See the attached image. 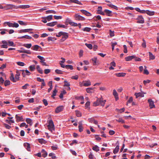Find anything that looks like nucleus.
Wrapping results in <instances>:
<instances>
[{
  "mask_svg": "<svg viewBox=\"0 0 159 159\" xmlns=\"http://www.w3.org/2000/svg\"><path fill=\"white\" fill-rule=\"evenodd\" d=\"M48 126H54V125L53 124V122L52 120H50L48 122Z\"/></svg>",
  "mask_w": 159,
  "mask_h": 159,
  "instance_id": "38",
  "label": "nucleus"
},
{
  "mask_svg": "<svg viewBox=\"0 0 159 159\" xmlns=\"http://www.w3.org/2000/svg\"><path fill=\"white\" fill-rule=\"evenodd\" d=\"M137 23L143 24L144 23V19L142 16H139L137 18Z\"/></svg>",
  "mask_w": 159,
  "mask_h": 159,
  "instance_id": "4",
  "label": "nucleus"
},
{
  "mask_svg": "<svg viewBox=\"0 0 159 159\" xmlns=\"http://www.w3.org/2000/svg\"><path fill=\"white\" fill-rule=\"evenodd\" d=\"M116 121L119 122H121L122 123H125V121L123 120L121 118H120L118 120H116Z\"/></svg>",
  "mask_w": 159,
  "mask_h": 159,
  "instance_id": "52",
  "label": "nucleus"
},
{
  "mask_svg": "<svg viewBox=\"0 0 159 159\" xmlns=\"http://www.w3.org/2000/svg\"><path fill=\"white\" fill-rule=\"evenodd\" d=\"M70 2H73L79 5H82L81 3L78 0H70Z\"/></svg>",
  "mask_w": 159,
  "mask_h": 159,
  "instance_id": "27",
  "label": "nucleus"
},
{
  "mask_svg": "<svg viewBox=\"0 0 159 159\" xmlns=\"http://www.w3.org/2000/svg\"><path fill=\"white\" fill-rule=\"evenodd\" d=\"M117 44V43L115 42V43L111 42V46H112V51H113L114 49V47L115 45Z\"/></svg>",
  "mask_w": 159,
  "mask_h": 159,
  "instance_id": "53",
  "label": "nucleus"
},
{
  "mask_svg": "<svg viewBox=\"0 0 159 159\" xmlns=\"http://www.w3.org/2000/svg\"><path fill=\"white\" fill-rule=\"evenodd\" d=\"M80 11L83 14H85L87 16H91V14L90 13L88 12L86 10H80Z\"/></svg>",
  "mask_w": 159,
  "mask_h": 159,
  "instance_id": "14",
  "label": "nucleus"
},
{
  "mask_svg": "<svg viewBox=\"0 0 159 159\" xmlns=\"http://www.w3.org/2000/svg\"><path fill=\"white\" fill-rule=\"evenodd\" d=\"M23 46L28 48H30L32 46V44L31 43L29 44H24Z\"/></svg>",
  "mask_w": 159,
  "mask_h": 159,
  "instance_id": "37",
  "label": "nucleus"
},
{
  "mask_svg": "<svg viewBox=\"0 0 159 159\" xmlns=\"http://www.w3.org/2000/svg\"><path fill=\"white\" fill-rule=\"evenodd\" d=\"M6 24L9 27H12V23L9 22H5L3 23L4 26H6Z\"/></svg>",
  "mask_w": 159,
  "mask_h": 159,
  "instance_id": "22",
  "label": "nucleus"
},
{
  "mask_svg": "<svg viewBox=\"0 0 159 159\" xmlns=\"http://www.w3.org/2000/svg\"><path fill=\"white\" fill-rule=\"evenodd\" d=\"M116 110L117 111L119 112L120 113H121L123 112L124 111L125 109L124 108H123L120 109H116Z\"/></svg>",
  "mask_w": 159,
  "mask_h": 159,
  "instance_id": "48",
  "label": "nucleus"
},
{
  "mask_svg": "<svg viewBox=\"0 0 159 159\" xmlns=\"http://www.w3.org/2000/svg\"><path fill=\"white\" fill-rule=\"evenodd\" d=\"M52 15H50L48 16H47L46 17L47 18V20L48 21H49L50 20H51L52 19Z\"/></svg>",
  "mask_w": 159,
  "mask_h": 159,
  "instance_id": "54",
  "label": "nucleus"
},
{
  "mask_svg": "<svg viewBox=\"0 0 159 159\" xmlns=\"http://www.w3.org/2000/svg\"><path fill=\"white\" fill-rule=\"evenodd\" d=\"M42 153H43L42 156L44 157H46L47 155V152L44 150L42 149L41 151Z\"/></svg>",
  "mask_w": 159,
  "mask_h": 159,
  "instance_id": "30",
  "label": "nucleus"
},
{
  "mask_svg": "<svg viewBox=\"0 0 159 159\" xmlns=\"http://www.w3.org/2000/svg\"><path fill=\"white\" fill-rule=\"evenodd\" d=\"M113 94L115 97L116 100L117 101L119 99L118 95L115 89L113 90Z\"/></svg>",
  "mask_w": 159,
  "mask_h": 159,
  "instance_id": "9",
  "label": "nucleus"
},
{
  "mask_svg": "<svg viewBox=\"0 0 159 159\" xmlns=\"http://www.w3.org/2000/svg\"><path fill=\"white\" fill-rule=\"evenodd\" d=\"M48 129L51 131H52L54 129V126H48Z\"/></svg>",
  "mask_w": 159,
  "mask_h": 159,
  "instance_id": "51",
  "label": "nucleus"
},
{
  "mask_svg": "<svg viewBox=\"0 0 159 159\" xmlns=\"http://www.w3.org/2000/svg\"><path fill=\"white\" fill-rule=\"evenodd\" d=\"M36 69L38 72L40 74H42L43 73V70L40 68L39 66L37 65L36 66Z\"/></svg>",
  "mask_w": 159,
  "mask_h": 159,
  "instance_id": "24",
  "label": "nucleus"
},
{
  "mask_svg": "<svg viewBox=\"0 0 159 159\" xmlns=\"http://www.w3.org/2000/svg\"><path fill=\"white\" fill-rule=\"evenodd\" d=\"M75 18L78 20H85V18L84 17L78 14L75 15Z\"/></svg>",
  "mask_w": 159,
  "mask_h": 159,
  "instance_id": "11",
  "label": "nucleus"
},
{
  "mask_svg": "<svg viewBox=\"0 0 159 159\" xmlns=\"http://www.w3.org/2000/svg\"><path fill=\"white\" fill-rule=\"evenodd\" d=\"M106 102V100H103L102 98H98L96 102L93 103V105L94 106H97L101 105L102 106H103Z\"/></svg>",
  "mask_w": 159,
  "mask_h": 159,
  "instance_id": "1",
  "label": "nucleus"
},
{
  "mask_svg": "<svg viewBox=\"0 0 159 159\" xmlns=\"http://www.w3.org/2000/svg\"><path fill=\"white\" fill-rule=\"evenodd\" d=\"M64 34V32L61 31L58 34H56V36L57 37H59L61 36H62Z\"/></svg>",
  "mask_w": 159,
  "mask_h": 159,
  "instance_id": "58",
  "label": "nucleus"
},
{
  "mask_svg": "<svg viewBox=\"0 0 159 159\" xmlns=\"http://www.w3.org/2000/svg\"><path fill=\"white\" fill-rule=\"evenodd\" d=\"M39 48H41V47L39 46V45H35L33 46L32 47L31 49L37 51L38 50Z\"/></svg>",
  "mask_w": 159,
  "mask_h": 159,
  "instance_id": "20",
  "label": "nucleus"
},
{
  "mask_svg": "<svg viewBox=\"0 0 159 159\" xmlns=\"http://www.w3.org/2000/svg\"><path fill=\"white\" fill-rule=\"evenodd\" d=\"M24 146L28 151H30V144L27 143H24Z\"/></svg>",
  "mask_w": 159,
  "mask_h": 159,
  "instance_id": "10",
  "label": "nucleus"
},
{
  "mask_svg": "<svg viewBox=\"0 0 159 159\" xmlns=\"http://www.w3.org/2000/svg\"><path fill=\"white\" fill-rule=\"evenodd\" d=\"M92 149L93 150L96 152H98L99 150L98 147L97 145H95L93 147Z\"/></svg>",
  "mask_w": 159,
  "mask_h": 159,
  "instance_id": "35",
  "label": "nucleus"
},
{
  "mask_svg": "<svg viewBox=\"0 0 159 159\" xmlns=\"http://www.w3.org/2000/svg\"><path fill=\"white\" fill-rule=\"evenodd\" d=\"M95 88H89L86 89V91L88 93H92L94 92V89Z\"/></svg>",
  "mask_w": 159,
  "mask_h": 159,
  "instance_id": "13",
  "label": "nucleus"
},
{
  "mask_svg": "<svg viewBox=\"0 0 159 159\" xmlns=\"http://www.w3.org/2000/svg\"><path fill=\"white\" fill-rule=\"evenodd\" d=\"M78 141L76 140H74L72 141L71 143H70V145L72 146L74 144H77Z\"/></svg>",
  "mask_w": 159,
  "mask_h": 159,
  "instance_id": "62",
  "label": "nucleus"
},
{
  "mask_svg": "<svg viewBox=\"0 0 159 159\" xmlns=\"http://www.w3.org/2000/svg\"><path fill=\"white\" fill-rule=\"evenodd\" d=\"M81 86H89L91 85V83L89 80L84 81L82 83H80Z\"/></svg>",
  "mask_w": 159,
  "mask_h": 159,
  "instance_id": "3",
  "label": "nucleus"
},
{
  "mask_svg": "<svg viewBox=\"0 0 159 159\" xmlns=\"http://www.w3.org/2000/svg\"><path fill=\"white\" fill-rule=\"evenodd\" d=\"M57 23V21H54L47 24L46 25L49 26H53Z\"/></svg>",
  "mask_w": 159,
  "mask_h": 159,
  "instance_id": "18",
  "label": "nucleus"
},
{
  "mask_svg": "<svg viewBox=\"0 0 159 159\" xmlns=\"http://www.w3.org/2000/svg\"><path fill=\"white\" fill-rule=\"evenodd\" d=\"M151 81V80H144L143 81V83L145 85H146L147 84L149 83Z\"/></svg>",
  "mask_w": 159,
  "mask_h": 159,
  "instance_id": "64",
  "label": "nucleus"
},
{
  "mask_svg": "<svg viewBox=\"0 0 159 159\" xmlns=\"http://www.w3.org/2000/svg\"><path fill=\"white\" fill-rule=\"evenodd\" d=\"M4 83L5 86H7L10 84V81L9 80H6L5 81Z\"/></svg>",
  "mask_w": 159,
  "mask_h": 159,
  "instance_id": "46",
  "label": "nucleus"
},
{
  "mask_svg": "<svg viewBox=\"0 0 159 159\" xmlns=\"http://www.w3.org/2000/svg\"><path fill=\"white\" fill-rule=\"evenodd\" d=\"M71 78L72 79L77 80L78 78V76L77 75H76L75 76H72Z\"/></svg>",
  "mask_w": 159,
  "mask_h": 159,
  "instance_id": "63",
  "label": "nucleus"
},
{
  "mask_svg": "<svg viewBox=\"0 0 159 159\" xmlns=\"http://www.w3.org/2000/svg\"><path fill=\"white\" fill-rule=\"evenodd\" d=\"M49 156L50 157H52V159H55L56 157V156H54V153H51L49 154Z\"/></svg>",
  "mask_w": 159,
  "mask_h": 159,
  "instance_id": "59",
  "label": "nucleus"
},
{
  "mask_svg": "<svg viewBox=\"0 0 159 159\" xmlns=\"http://www.w3.org/2000/svg\"><path fill=\"white\" fill-rule=\"evenodd\" d=\"M78 25L77 23L70 21V25L73 26H77Z\"/></svg>",
  "mask_w": 159,
  "mask_h": 159,
  "instance_id": "47",
  "label": "nucleus"
},
{
  "mask_svg": "<svg viewBox=\"0 0 159 159\" xmlns=\"http://www.w3.org/2000/svg\"><path fill=\"white\" fill-rule=\"evenodd\" d=\"M134 57H135V56L133 55L126 57L125 59L126 61H129L131 60L132 59H134Z\"/></svg>",
  "mask_w": 159,
  "mask_h": 159,
  "instance_id": "17",
  "label": "nucleus"
},
{
  "mask_svg": "<svg viewBox=\"0 0 159 159\" xmlns=\"http://www.w3.org/2000/svg\"><path fill=\"white\" fill-rule=\"evenodd\" d=\"M57 90L56 89H55L53 91V92L52 93V95L51 97L52 98H54V97L56 95V93H57Z\"/></svg>",
  "mask_w": 159,
  "mask_h": 159,
  "instance_id": "39",
  "label": "nucleus"
},
{
  "mask_svg": "<svg viewBox=\"0 0 159 159\" xmlns=\"http://www.w3.org/2000/svg\"><path fill=\"white\" fill-rule=\"evenodd\" d=\"M22 71L21 70H17L16 71V74L15 76V78L16 81H18L19 79V76L20 75V72Z\"/></svg>",
  "mask_w": 159,
  "mask_h": 159,
  "instance_id": "7",
  "label": "nucleus"
},
{
  "mask_svg": "<svg viewBox=\"0 0 159 159\" xmlns=\"http://www.w3.org/2000/svg\"><path fill=\"white\" fill-rule=\"evenodd\" d=\"M143 42L142 44V46L143 47L145 48L146 47L145 41L144 40V39H143Z\"/></svg>",
  "mask_w": 159,
  "mask_h": 159,
  "instance_id": "60",
  "label": "nucleus"
},
{
  "mask_svg": "<svg viewBox=\"0 0 159 159\" xmlns=\"http://www.w3.org/2000/svg\"><path fill=\"white\" fill-rule=\"evenodd\" d=\"M17 120V121H24V120H22L23 117L22 116H19L17 115H16L15 116Z\"/></svg>",
  "mask_w": 159,
  "mask_h": 159,
  "instance_id": "21",
  "label": "nucleus"
},
{
  "mask_svg": "<svg viewBox=\"0 0 159 159\" xmlns=\"http://www.w3.org/2000/svg\"><path fill=\"white\" fill-rule=\"evenodd\" d=\"M10 80L13 81V82H16L17 81L15 79L14 76V75L13 73H11V76L10 77Z\"/></svg>",
  "mask_w": 159,
  "mask_h": 159,
  "instance_id": "26",
  "label": "nucleus"
},
{
  "mask_svg": "<svg viewBox=\"0 0 159 159\" xmlns=\"http://www.w3.org/2000/svg\"><path fill=\"white\" fill-rule=\"evenodd\" d=\"M26 121L27 123L30 124V125H31L33 124L32 120L30 118H27L26 120Z\"/></svg>",
  "mask_w": 159,
  "mask_h": 159,
  "instance_id": "28",
  "label": "nucleus"
},
{
  "mask_svg": "<svg viewBox=\"0 0 159 159\" xmlns=\"http://www.w3.org/2000/svg\"><path fill=\"white\" fill-rule=\"evenodd\" d=\"M29 68L31 71H34L35 69V65H33L30 66H29Z\"/></svg>",
  "mask_w": 159,
  "mask_h": 159,
  "instance_id": "34",
  "label": "nucleus"
},
{
  "mask_svg": "<svg viewBox=\"0 0 159 159\" xmlns=\"http://www.w3.org/2000/svg\"><path fill=\"white\" fill-rule=\"evenodd\" d=\"M144 93H136L134 94V95L136 96V98H138L139 97H143L144 96Z\"/></svg>",
  "mask_w": 159,
  "mask_h": 159,
  "instance_id": "15",
  "label": "nucleus"
},
{
  "mask_svg": "<svg viewBox=\"0 0 159 159\" xmlns=\"http://www.w3.org/2000/svg\"><path fill=\"white\" fill-rule=\"evenodd\" d=\"M148 102L149 103V107L150 108H152L155 107V105L154 103L153 102L151 99H149L148 100Z\"/></svg>",
  "mask_w": 159,
  "mask_h": 159,
  "instance_id": "8",
  "label": "nucleus"
},
{
  "mask_svg": "<svg viewBox=\"0 0 159 159\" xmlns=\"http://www.w3.org/2000/svg\"><path fill=\"white\" fill-rule=\"evenodd\" d=\"M119 150V146L118 145L116 146V148L114 150L113 152L114 154H116L118 152Z\"/></svg>",
  "mask_w": 159,
  "mask_h": 159,
  "instance_id": "33",
  "label": "nucleus"
},
{
  "mask_svg": "<svg viewBox=\"0 0 159 159\" xmlns=\"http://www.w3.org/2000/svg\"><path fill=\"white\" fill-rule=\"evenodd\" d=\"M62 39H61V42H63L66 39L68 38V35L67 33L64 32V34L62 35Z\"/></svg>",
  "mask_w": 159,
  "mask_h": 159,
  "instance_id": "6",
  "label": "nucleus"
},
{
  "mask_svg": "<svg viewBox=\"0 0 159 159\" xmlns=\"http://www.w3.org/2000/svg\"><path fill=\"white\" fill-rule=\"evenodd\" d=\"M104 12L106 13V15L109 16H111L112 15V11L107 9H105Z\"/></svg>",
  "mask_w": 159,
  "mask_h": 159,
  "instance_id": "19",
  "label": "nucleus"
},
{
  "mask_svg": "<svg viewBox=\"0 0 159 159\" xmlns=\"http://www.w3.org/2000/svg\"><path fill=\"white\" fill-rule=\"evenodd\" d=\"M146 13L150 16H152L154 15V12L151 11L149 10H147Z\"/></svg>",
  "mask_w": 159,
  "mask_h": 159,
  "instance_id": "36",
  "label": "nucleus"
},
{
  "mask_svg": "<svg viewBox=\"0 0 159 159\" xmlns=\"http://www.w3.org/2000/svg\"><path fill=\"white\" fill-rule=\"evenodd\" d=\"M91 29L89 27H85L84 29L83 30L87 32H89L91 30Z\"/></svg>",
  "mask_w": 159,
  "mask_h": 159,
  "instance_id": "61",
  "label": "nucleus"
},
{
  "mask_svg": "<svg viewBox=\"0 0 159 159\" xmlns=\"http://www.w3.org/2000/svg\"><path fill=\"white\" fill-rule=\"evenodd\" d=\"M63 109V107L62 106H59L56 108L55 112L56 113H58L62 111Z\"/></svg>",
  "mask_w": 159,
  "mask_h": 159,
  "instance_id": "5",
  "label": "nucleus"
},
{
  "mask_svg": "<svg viewBox=\"0 0 159 159\" xmlns=\"http://www.w3.org/2000/svg\"><path fill=\"white\" fill-rule=\"evenodd\" d=\"M18 39H23V38H25L27 39H30L32 38L31 37L27 35H25L21 37H20L18 38Z\"/></svg>",
  "mask_w": 159,
  "mask_h": 159,
  "instance_id": "23",
  "label": "nucleus"
},
{
  "mask_svg": "<svg viewBox=\"0 0 159 159\" xmlns=\"http://www.w3.org/2000/svg\"><path fill=\"white\" fill-rule=\"evenodd\" d=\"M38 141L41 144L46 143V141L43 139H39Z\"/></svg>",
  "mask_w": 159,
  "mask_h": 159,
  "instance_id": "43",
  "label": "nucleus"
},
{
  "mask_svg": "<svg viewBox=\"0 0 159 159\" xmlns=\"http://www.w3.org/2000/svg\"><path fill=\"white\" fill-rule=\"evenodd\" d=\"M17 6L13 4H7L4 7H3V9L6 10H11L13 8L17 9Z\"/></svg>",
  "mask_w": 159,
  "mask_h": 159,
  "instance_id": "2",
  "label": "nucleus"
},
{
  "mask_svg": "<svg viewBox=\"0 0 159 159\" xmlns=\"http://www.w3.org/2000/svg\"><path fill=\"white\" fill-rule=\"evenodd\" d=\"M37 57L40 60V62L41 63L43 61H45V59L43 57H42L40 55L38 56Z\"/></svg>",
  "mask_w": 159,
  "mask_h": 159,
  "instance_id": "31",
  "label": "nucleus"
},
{
  "mask_svg": "<svg viewBox=\"0 0 159 159\" xmlns=\"http://www.w3.org/2000/svg\"><path fill=\"white\" fill-rule=\"evenodd\" d=\"M18 23L20 25H27V24L25 22L19 20L18 21Z\"/></svg>",
  "mask_w": 159,
  "mask_h": 159,
  "instance_id": "50",
  "label": "nucleus"
},
{
  "mask_svg": "<svg viewBox=\"0 0 159 159\" xmlns=\"http://www.w3.org/2000/svg\"><path fill=\"white\" fill-rule=\"evenodd\" d=\"M57 27L58 28H67V26L65 25H61V24H58L57 25Z\"/></svg>",
  "mask_w": 159,
  "mask_h": 159,
  "instance_id": "41",
  "label": "nucleus"
},
{
  "mask_svg": "<svg viewBox=\"0 0 159 159\" xmlns=\"http://www.w3.org/2000/svg\"><path fill=\"white\" fill-rule=\"evenodd\" d=\"M30 6L29 5H22L18 6H17V9L18 8L25 9L29 8L30 7Z\"/></svg>",
  "mask_w": 159,
  "mask_h": 159,
  "instance_id": "16",
  "label": "nucleus"
},
{
  "mask_svg": "<svg viewBox=\"0 0 159 159\" xmlns=\"http://www.w3.org/2000/svg\"><path fill=\"white\" fill-rule=\"evenodd\" d=\"M75 113L77 117H80L82 116L81 112L78 110L75 111Z\"/></svg>",
  "mask_w": 159,
  "mask_h": 159,
  "instance_id": "42",
  "label": "nucleus"
},
{
  "mask_svg": "<svg viewBox=\"0 0 159 159\" xmlns=\"http://www.w3.org/2000/svg\"><path fill=\"white\" fill-rule=\"evenodd\" d=\"M8 45L10 46H13L15 47V45H14V44L13 42L12 41H8Z\"/></svg>",
  "mask_w": 159,
  "mask_h": 159,
  "instance_id": "40",
  "label": "nucleus"
},
{
  "mask_svg": "<svg viewBox=\"0 0 159 159\" xmlns=\"http://www.w3.org/2000/svg\"><path fill=\"white\" fill-rule=\"evenodd\" d=\"M64 86H67L68 87L69 89H70V84L66 80H65L64 81Z\"/></svg>",
  "mask_w": 159,
  "mask_h": 159,
  "instance_id": "44",
  "label": "nucleus"
},
{
  "mask_svg": "<svg viewBox=\"0 0 159 159\" xmlns=\"http://www.w3.org/2000/svg\"><path fill=\"white\" fill-rule=\"evenodd\" d=\"M46 13L47 14L49 13H53L55 14L56 13V12L53 10H48L46 11Z\"/></svg>",
  "mask_w": 159,
  "mask_h": 159,
  "instance_id": "55",
  "label": "nucleus"
},
{
  "mask_svg": "<svg viewBox=\"0 0 159 159\" xmlns=\"http://www.w3.org/2000/svg\"><path fill=\"white\" fill-rule=\"evenodd\" d=\"M55 72L56 73L58 74H62V71L60 70H58V69H56L55 71Z\"/></svg>",
  "mask_w": 159,
  "mask_h": 159,
  "instance_id": "57",
  "label": "nucleus"
},
{
  "mask_svg": "<svg viewBox=\"0 0 159 159\" xmlns=\"http://www.w3.org/2000/svg\"><path fill=\"white\" fill-rule=\"evenodd\" d=\"M19 26V25L18 23L14 22V23H12V27H15L17 28Z\"/></svg>",
  "mask_w": 159,
  "mask_h": 159,
  "instance_id": "49",
  "label": "nucleus"
},
{
  "mask_svg": "<svg viewBox=\"0 0 159 159\" xmlns=\"http://www.w3.org/2000/svg\"><path fill=\"white\" fill-rule=\"evenodd\" d=\"M126 74L124 73H116L115 74V75L117 77H124L125 76Z\"/></svg>",
  "mask_w": 159,
  "mask_h": 159,
  "instance_id": "25",
  "label": "nucleus"
},
{
  "mask_svg": "<svg viewBox=\"0 0 159 159\" xmlns=\"http://www.w3.org/2000/svg\"><path fill=\"white\" fill-rule=\"evenodd\" d=\"M148 53L149 54L150 60H154L155 58L154 56L150 52H149Z\"/></svg>",
  "mask_w": 159,
  "mask_h": 159,
  "instance_id": "32",
  "label": "nucleus"
},
{
  "mask_svg": "<svg viewBox=\"0 0 159 159\" xmlns=\"http://www.w3.org/2000/svg\"><path fill=\"white\" fill-rule=\"evenodd\" d=\"M17 64L20 66H23L25 65V64L24 62H17Z\"/></svg>",
  "mask_w": 159,
  "mask_h": 159,
  "instance_id": "56",
  "label": "nucleus"
},
{
  "mask_svg": "<svg viewBox=\"0 0 159 159\" xmlns=\"http://www.w3.org/2000/svg\"><path fill=\"white\" fill-rule=\"evenodd\" d=\"M85 45L90 49H92L93 48V46L91 44H88L87 43H86L85 44Z\"/></svg>",
  "mask_w": 159,
  "mask_h": 159,
  "instance_id": "45",
  "label": "nucleus"
},
{
  "mask_svg": "<svg viewBox=\"0 0 159 159\" xmlns=\"http://www.w3.org/2000/svg\"><path fill=\"white\" fill-rule=\"evenodd\" d=\"M93 62V65H97L98 64V61H97V58L96 57H94L91 60Z\"/></svg>",
  "mask_w": 159,
  "mask_h": 159,
  "instance_id": "12",
  "label": "nucleus"
},
{
  "mask_svg": "<svg viewBox=\"0 0 159 159\" xmlns=\"http://www.w3.org/2000/svg\"><path fill=\"white\" fill-rule=\"evenodd\" d=\"M107 5L110 7L114 8L116 10H118V7L112 4L111 3L108 4H107Z\"/></svg>",
  "mask_w": 159,
  "mask_h": 159,
  "instance_id": "29",
  "label": "nucleus"
}]
</instances>
